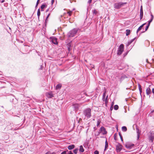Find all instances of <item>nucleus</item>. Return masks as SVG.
<instances>
[{"instance_id":"1","label":"nucleus","mask_w":154,"mask_h":154,"mask_svg":"<svg viewBox=\"0 0 154 154\" xmlns=\"http://www.w3.org/2000/svg\"><path fill=\"white\" fill-rule=\"evenodd\" d=\"M83 114L85 116V119L86 118L87 119H89L91 116V109L90 108H88L83 112Z\"/></svg>"},{"instance_id":"2","label":"nucleus","mask_w":154,"mask_h":154,"mask_svg":"<svg viewBox=\"0 0 154 154\" xmlns=\"http://www.w3.org/2000/svg\"><path fill=\"white\" fill-rule=\"evenodd\" d=\"M126 4V2H119L116 3L114 5V7L116 9H119L122 7L124 5Z\"/></svg>"},{"instance_id":"3","label":"nucleus","mask_w":154,"mask_h":154,"mask_svg":"<svg viewBox=\"0 0 154 154\" xmlns=\"http://www.w3.org/2000/svg\"><path fill=\"white\" fill-rule=\"evenodd\" d=\"M78 31L77 29H74L70 31L67 34V35L69 37H74Z\"/></svg>"},{"instance_id":"4","label":"nucleus","mask_w":154,"mask_h":154,"mask_svg":"<svg viewBox=\"0 0 154 154\" xmlns=\"http://www.w3.org/2000/svg\"><path fill=\"white\" fill-rule=\"evenodd\" d=\"M124 45L121 44L119 46L117 52V54L119 55H121L124 50Z\"/></svg>"},{"instance_id":"5","label":"nucleus","mask_w":154,"mask_h":154,"mask_svg":"<svg viewBox=\"0 0 154 154\" xmlns=\"http://www.w3.org/2000/svg\"><path fill=\"white\" fill-rule=\"evenodd\" d=\"M100 133H102L103 134H107V132L104 127L102 126L100 128L99 134H100Z\"/></svg>"},{"instance_id":"6","label":"nucleus","mask_w":154,"mask_h":154,"mask_svg":"<svg viewBox=\"0 0 154 154\" xmlns=\"http://www.w3.org/2000/svg\"><path fill=\"white\" fill-rule=\"evenodd\" d=\"M148 139L150 142L152 143L154 139V133H151L150 135L148 137Z\"/></svg>"},{"instance_id":"7","label":"nucleus","mask_w":154,"mask_h":154,"mask_svg":"<svg viewBox=\"0 0 154 154\" xmlns=\"http://www.w3.org/2000/svg\"><path fill=\"white\" fill-rule=\"evenodd\" d=\"M134 144H133L127 143L125 144V146L127 149H131L134 147Z\"/></svg>"},{"instance_id":"8","label":"nucleus","mask_w":154,"mask_h":154,"mask_svg":"<svg viewBox=\"0 0 154 154\" xmlns=\"http://www.w3.org/2000/svg\"><path fill=\"white\" fill-rule=\"evenodd\" d=\"M50 39L54 44L57 45V39L55 37H50Z\"/></svg>"},{"instance_id":"9","label":"nucleus","mask_w":154,"mask_h":154,"mask_svg":"<svg viewBox=\"0 0 154 154\" xmlns=\"http://www.w3.org/2000/svg\"><path fill=\"white\" fill-rule=\"evenodd\" d=\"M122 149V146L120 144H118L116 146V149L117 152H120Z\"/></svg>"},{"instance_id":"10","label":"nucleus","mask_w":154,"mask_h":154,"mask_svg":"<svg viewBox=\"0 0 154 154\" xmlns=\"http://www.w3.org/2000/svg\"><path fill=\"white\" fill-rule=\"evenodd\" d=\"M46 96L49 98H51L52 97H53V94H52V92H47L46 93Z\"/></svg>"},{"instance_id":"11","label":"nucleus","mask_w":154,"mask_h":154,"mask_svg":"<svg viewBox=\"0 0 154 154\" xmlns=\"http://www.w3.org/2000/svg\"><path fill=\"white\" fill-rule=\"evenodd\" d=\"M72 107L75 110H77L80 106V104L78 103H75L72 105Z\"/></svg>"},{"instance_id":"12","label":"nucleus","mask_w":154,"mask_h":154,"mask_svg":"<svg viewBox=\"0 0 154 154\" xmlns=\"http://www.w3.org/2000/svg\"><path fill=\"white\" fill-rule=\"evenodd\" d=\"M143 15V11L142 6H141L140 9V19H142Z\"/></svg>"},{"instance_id":"13","label":"nucleus","mask_w":154,"mask_h":154,"mask_svg":"<svg viewBox=\"0 0 154 154\" xmlns=\"http://www.w3.org/2000/svg\"><path fill=\"white\" fill-rule=\"evenodd\" d=\"M151 93V90L150 88H148L146 89V93L147 95H149Z\"/></svg>"},{"instance_id":"14","label":"nucleus","mask_w":154,"mask_h":154,"mask_svg":"<svg viewBox=\"0 0 154 154\" xmlns=\"http://www.w3.org/2000/svg\"><path fill=\"white\" fill-rule=\"evenodd\" d=\"M75 147V146L73 144L70 145L68 146V148L69 150H71L74 149Z\"/></svg>"},{"instance_id":"15","label":"nucleus","mask_w":154,"mask_h":154,"mask_svg":"<svg viewBox=\"0 0 154 154\" xmlns=\"http://www.w3.org/2000/svg\"><path fill=\"white\" fill-rule=\"evenodd\" d=\"M79 151L80 152H83L84 151V149L82 145H81L79 146Z\"/></svg>"},{"instance_id":"16","label":"nucleus","mask_w":154,"mask_h":154,"mask_svg":"<svg viewBox=\"0 0 154 154\" xmlns=\"http://www.w3.org/2000/svg\"><path fill=\"white\" fill-rule=\"evenodd\" d=\"M151 20H150L148 21V25H147V26H148V27H149V26L150 24V23L152 21V20L153 18V15L152 14H151Z\"/></svg>"},{"instance_id":"17","label":"nucleus","mask_w":154,"mask_h":154,"mask_svg":"<svg viewBox=\"0 0 154 154\" xmlns=\"http://www.w3.org/2000/svg\"><path fill=\"white\" fill-rule=\"evenodd\" d=\"M151 20H150L148 21V25H147V26H148V27H149V26L150 24V23L152 21V20L153 18V15L152 14H151Z\"/></svg>"},{"instance_id":"18","label":"nucleus","mask_w":154,"mask_h":154,"mask_svg":"<svg viewBox=\"0 0 154 154\" xmlns=\"http://www.w3.org/2000/svg\"><path fill=\"white\" fill-rule=\"evenodd\" d=\"M127 78L126 76L125 75H123L121 76L120 79V81L122 82L124 79Z\"/></svg>"},{"instance_id":"19","label":"nucleus","mask_w":154,"mask_h":154,"mask_svg":"<svg viewBox=\"0 0 154 154\" xmlns=\"http://www.w3.org/2000/svg\"><path fill=\"white\" fill-rule=\"evenodd\" d=\"M145 24V23H143V24L142 25H141V26H140L139 28H138V29L137 30V33L139 31H140L141 29V28L143 27V26Z\"/></svg>"},{"instance_id":"20","label":"nucleus","mask_w":154,"mask_h":154,"mask_svg":"<svg viewBox=\"0 0 154 154\" xmlns=\"http://www.w3.org/2000/svg\"><path fill=\"white\" fill-rule=\"evenodd\" d=\"M136 130L137 131V139H138L140 137V133L139 132V130L138 128H137Z\"/></svg>"},{"instance_id":"21","label":"nucleus","mask_w":154,"mask_h":154,"mask_svg":"<svg viewBox=\"0 0 154 154\" xmlns=\"http://www.w3.org/2000/svg\"><path fill=\"white\" fill-rule=\"evenodd\" d=\"M46 6H47V5L45 4L42 5L41 7V11H43V9H44L45 7H46Z\"/></svg>"},{"instance_id":"22","label":"nucleus","mask_w":154,"mask_h":154,"mask_svg":"<svg viewBox=\"0 0 154 154\" xmlns=\"http://www.w3.org/2000/svg\"><path fill=\"white\" fill-rule=\"evenodd\" d=\"M61 85L60 84H58L57 85L56 87V89L57 90L61 88Z\"/></svg>"},{"instance_id":"23","label":"nucleus","mask_w":154,"mask_h":154,"mask_svg":"<svg viewBox=\"0 0 154 154\" xmlns=\"http://www.w3.org/2000/svg\"><path fill=\"white\" fill-rule=\"evenodd\" d=\"M135 39V38H134L131 39L130 41L128 42V44L127 46L129 45L130 44H131V43L134 41V40Z\"/></svg>"},{"instance_id":"24","label":"nucleus","mask_w":154,"mask_h":154,"mask_svg":"<svg viewBox=\"0 0 154 154\" xmlns=\"http://www.w3.org/2000/svg\"><path fill=\"white\" fill-rule=\"evenodd\" d=\"M72 13V11H70L69 10H68L67 13L68 14L69 16H71Z\"/></svg>"},{"instance_id":"25","label":"nucleus","mask_w":154,"mask_h":154,"mask_svg":"<svg viewBox=\"0 0 154 154\" xmlns=\"http://www.w3.org/2000/svg\"><path fill=\"white\" fill-rule=\"evenodd\" d=\"M108 147V143L107 142V140H106L105 142V149H104L105 150H106V149Z\"/></svg>"},{"instance_id":"26","label":"nucleus","mask_w":154,"mask_h":154,"mask_svg":"<svg viewBox=\"0 0 154 154\" xmlns=\"http://www.w3.org/2000/svg\"><path fill=\"white\" fill-rule=\"evenodd\" d=\"M130 32L131 31L130 30H129V29L126 30V35L127 36L129 35L130 33Z\"/></svg>"},{"instance_id":"27","label":"nucleus","mask_w":154,"mask_h":154,"mask_svg":"<svg viewBox=\"0 0 154 154\" xmlns=\"http://www.w3.org/2000/svg\"><path fill=\"white\" fill-rule=\"evenodd\" d=\"M122 130L124 131H126L127 130L126 127L125 126L122 127Z\"/></svg>"},{"instance_id":"28","label":"nucleus","mask_w":154,"mask_h":154,"mask_svg":"<svg viewBox=\"0 0 154 154\" xmlns=\"http://www.w3.org/2000/svg\"><path fill=\"white\" fill-rule=\"evenodd\" d=\"M78 148H76L73 150V152L74 154H76L78 152Z\"/></svg>"},{"instance_id":"29","label":"nucleus","mask_w":154,"mask_h":154,"mask_svg":"<svg viewBox=\"0 0 154 154\" xmlns=\"http://www.w3.org/2000/svg\"><path fill=\"white\" fill-rule=\"evenodd\" d=\"M92 12L93 14L96 15L97 13V11L95 9L92 11Z\"/></svg>"},{"instance_id":"30","label":"nucleus","mask_w":154,"mask_h":154,"mask_svg":"<svg viewBox=\"0 0 154 154\" xmlns=\"http://www.w3.org/2000/svg\"><path fill=\"white\" fill-rule=\"evenodd\" d=\"M40 15V11L39 9H38L37 11V15L39 18Z\"/></svg>"},{"instance_id":"31","label":"nucleus","mask_w":154,"mask_h":154,"mask_svg":"<svg viewBox=\"0 0 154 154\" xmlns=\"http://www.w3.org/2000/svg\"><path fill=\"white\" fill-rule=\"evenodd\" d=\"M101 121L100 120H98L97 121V127H98L99 126L100 123Z\"/></svg>"},{"instance_id":"32","label":"nucleus","mask_w":154,"mask_h":154,"mask_svg":"<svg viewBox=\"0 0 154 154\" xmlns=\"http://www.w3.org/2000/svg\"><path fill=\"white\" fill-rule=\"evenodd\" d=\"M119 109V106L117 105H115L114 106V109L116 110H117L118 109Z\"/></svg>"},{"instance_id":"33","label":"nucleus","mask_w":154,"mask_h":154,"mask_svg":"<svg viewBox=\"0 0 154 154\" xmlns=\"http://www.w3.org/2000/svg\"><path fill=\"white\" fill-rule=\"evenodd\" d=\"M106 96V92H105L103 95V99L104 98H105V97Z\"/></svg>"},{"instance_id":"34","label":"nucleus","mask_w":154,"mask_h":154,"mask_svg":"<svg viewBox=\"0 0 154 154\" xmlns=\"http://www.w3.org/2000/svg\"><path fill=\"white\" fill-rule=\"evenodd\" d=\"M99 152L97 150H96L94 152V154H99Z\"/></svg>"},{"instance_id":"35","label":"nucleus","mask_w":154,"mask_h":154,"mask_svg":"<svg viewBox=\"0 0 154 154\" xmlns=\"http://www.w3.org/2000/svg\"><path fill=\"white\" fill-rule=\"evenodd\" d=\"M50 14H48V15H47V17H46V20H45L46 21H46H47V19L48 18V17L50 16Z\"/></svg>"},{"instance_id":"36","label":"nucleus","mask_w":154,"mask_h":154,"mask_svg":"<svg viewBox=\"0 0 154 154\" xmlns=\"http://www.w3.org/2000/svg\"><path fill=\"white\" fill-rule=\"evenodd\" d=\"M39 1H40V0H38L37 1V3H36V6H37V5H38Z\"/></svg>"},{"instance_id":"37","label":"nucleus","mask_w":154,"mask_h":154,"mask_svg":"<svg viewBox=\"0 0 154 154\" xmlns=\"http://www.w3.org/2000/svg\"><path fill=\"white\" fill-rule=\"evenodd\" d=\"M66 151H65L63 152H62L61 153V154H66Z\"/></svg>"},{"instance_id":"38","label":"nucleus","mask_w":154,"mask_h":154,"mask_svg":"<svg viewBox=\"0 0 154 154\" xmlns=\"http://www.w3.org/2000/svg\"><path fill=\"white\" fill-rule=\"evenodd\" d=\"M68 154H73L72 152L71 151H69L68 152Z\"/></svg>"},{"instance_id":"39","label":"nucleus","mask_w":154,"mask_h":154,"mask_svg":"<svg viewBox=\"0 0 154 154\" xmlns=\"http://www.w3.org/2000/svg\"><path fill=\"white\" fill-rule=\"evenodd\" d=\"M139 89H140V92L141 93V92H142V91L141 89H140V85H139Z\"/></svg>"},{"instance_id":"40","label":"nucleus","mask_w":154,"mask_h":154,"mask_svg":"<svg viewBox=\"0 0 154 154\" xmlns=\"http://www.w3.org/2000/svg\"><path fill=\"white\" fill-rule=\"evenodd\" d=\"M148 28H149L148 26H146V27L145 28V31H146L148 29Z\"/></svg>"},{"instance_id":"41","label":"nucleus","mask_w":154,"mask_h":154,"mask_svg":"<svg viewBox=\"0 0 154 154\" xmlns=\"http://www.w3.org/2000/svg\"><path fill=\"white\" fill-rule=\"evenodd\" d=\"M91 1H92V0H89L88 1V3H89L90 4L91 2Z\"/></svg>"},{"instance_id":"42","label":"nucleus","mask_w":154,"mask_h":154,"mask_svg":"<svg viewBox=\"0 0 154 154\" xmlns=\"http://www.w3.org/2000/svg\"><path fill=\"white\" fill-rule=\"evenodd\" d=\"M113 109V106H111L110 108V110H112Z\"/></svg>"},{"instance_id":"43","label":"nucleus","mask_w":154,"mask_h":154,"mask_svg":"<svg viewBox=\"0 0 154 154\" xmlns=\"http://www.w3.org/2000/svg\"><path fill=\"white\" fill-rule=\"evenodd\" d=\"M45 154H51V153H50V152H46Z\"/></svg>"},{"instance_id":"44","label":"nucleus","mask_w":154,"mask_h":154,"mask_svg":"<svg viewBox=\"0 0 154 154\" xmlns=\"http://www.w3.org/2000/svg\"><path fill=\"white\" fill-rule=\"evenodd\" d=\"M152 93L153 94H154V88L152 89Z\"/></svg>"},{"instance_id":"45","label":"nucleus","mask_w":154,"mask_h":154,"mask_svg":"<svg viewBox=\"0 0 154 154\" xmlns=\"http://www.w3.org/2000/svg\"><path fill=\"white\" fill-rule=\"evenodd\" d=\"M114 102H112V104H111L112 105H111V106H113V105H114Z\"/></svg>"},{"instance_id":"46","label":"nucleus","mask_w":154,"mask_h":154,"mask_svg":"<svg viewBox=\"0 0 154 154\" xmlns=\"http://www.w3.org/2000/svg\"><path fill=\"white\" fill-rule=\"evenodd\" d=\"M5 2V0H2L1 1V3H3V2Z\"/></svg>"},{"instance_id":"47","label":"nucleus","mask_w":154,"mask_h":154,"mask_svg":"<svg viewBox=\"0 0 154 154\" xmlns=\"http://www.w3.org/2000/svg\"><path fill=\"white\" fill-rule=\"evenodd\" d=\"M154 112V110L152 111L151 112V113H153V112Z\"/></svg>"},{"instance_id":"48","label":"nucleus","mask_w":154,"mask_h":154,"mask_svg":"<svg viewBox=\"0 0 154 154\" xmlns=\"http://www.w3.org/2000/svg\"><path fill=\"white\" fill-rule=\"evenodd\" d=\"M121 138L122 140V141L123 140L122 138V137H121Z\"/></svg>"},{"instance_id":"49","label":"nucleus","mask_w":154,"mask_h":154,"mask_svg":"<svg viewBox=\"0 0 154 154\" xmlns=\"http://www.w3.org/2000/svg\"><path fill=\"white\" fill-rule=\"evenodd\" d=\"M48 11V10H47V11Z\"/></svg>"},{"instance_id":"50","label":"nucleus","mask_w":154,"mask_h":154,"mask_svg":"<svg viewBox=\"0 0 154 154\" xmlns=\"http://www.w3.org/2000/svg\"><path fill=\"white\" fill-rule=\"evenodd\" d=\"M107 98V96H106V98Z\"/></svg>"},{"instance_id":"51","label":"nucleus","mask_w":154,"mask_h":154,"mask_svg":"<svg viewBox=\"0 0 154 154\" xmlns=\"http://www.w3.org/2000/svg\"><path fill=\"white\" fill-rule=\"evenodd\" d=\"M139 154H141V153H140Z\"/></svg>"},{"instance_id":"52","label":"nucleus","mask_w":154,"mask_h":154,"mask_svg":"<svg viewBox=\"0 0 154 154\" xmlns=\"http://www.w3.org/2000/svg\"><path fill=\"white\" fill-rule=\"evenodd\" d=\"M52 0V1H53V0Z\"/></svg>"}]
</instances>
